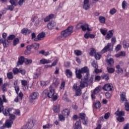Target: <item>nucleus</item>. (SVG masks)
I'll use <instances>...</instances> for the list:
<instances>
[{"instance_id": "9b49d317", "label": "nucleus", "mask_w": 129, "mask_h": 129, "mask_svg": "<svg viewBox=\"0 0 129 129\" xmlns=\"http://www.w3.org/2000/svg\"><path fill=\"white\" fill-rule=\"evenodd\" d=\"M83 8L84 10L87 11L90 8V4H89V0H84Z\"/></svg>"}, {"instance_id": "412c9836", "label": "nucleus", "mask_w": 129, "mask_h": 129, "mask_svg": "<svg viewBox=\"0 0 129 129\" xmlns=\"http://www.w3.org/2000/svg\"><path fill=\"white\" fill-rule=\"evenodd\" d=\"M74 129H82L81 126V122L80 121H77L76 122L75 125H74Z\"/></svg>"}, {"instance_id": "37998d69", "label": "nucleus", "mask_w": 129, "mask_h": 129, "mask_svg": "<svg viewBox=\"0 0 129 129\" xmlns=\"http://www.w3.org/2000/svg\"><path fill=\"white\" fill-rule=\"evenodd\" d=\"M19 72H20V69H18L17 68H15L13 70V72L14 75H17V74H18V73H19Z\"/></svg>"}, {"instance_id": "dca6fc26", "label": "nucleus", "mask_w": 129, "mask_h": 129, "mask_svg": "<svg viewBox=\"0 0 129 129\" xmlns=\"http://www.w3.org/2000/svg\"><path fill=\"white\" fill-rule=\"evenodd\" d=\"M114 114L117 116H124L125 113L124 111H119V108H118L117 111L115 112Z\"/></svg>"}, {"instance_id": "c9c22d12", "label": "nucleus", "mask_w": 129, "mask_h": 129, "mask_svg": "<svg viewBox=\"0 0 129 129\" xmlns=\"http://www.w3.org/2000/svg\"><path fill=\"white\" fill-rule=\"evenodd\" d=\"M15 38H16V35L14 34H11L8 37L7 40L8 41H13V40L15 39Z\"/></svg>"}, {"instance_id": "a878e982", "label": "nucleus", "mask_w": 129, "mask_h": 129, "mask_svg": "<svg viewBox=\"0 0 129 129\" xmlns=\"http://www.w3.org/2000/svg\"><path fill=\"white\" fill-rule=\"evenodd\" d=\"M81 72L80 71V70H76V78H78V79H81L82 78V75Z\"/></svg>"}, {"instance_id": "c03bdc74", "label": "nucleus", "mask_w": 129, "mask_h": 129, "mask_svg": "<svg viewBox=\"0 0 129 129\" xmlns=\"http://www.w3.org/2000/svg\"><path fill=\"white\" fill-rule=\"evenodd\" d=\"M116 119L118 121H119V122H123V121H124V117L123 116H118Z\"/></svg>"}, {"instance_id": "393cba45", "label": "nucleus", "mask_w": 129, "mask_h": 129, "mask_svg": "<svg viewBox=\"0 0 129 129\" xmlns=\"http://www.w3.org/2000/svg\"><path fill=\"white\" fill-rule=\"evenodd\" d=\"M13 120H7L5 123V126L8 127V128L10 127H12V124H13Z\"/></svg>"}, {"instance_id": "a18cd8bd", "label": "nucleus", "mask_w": 129, "mask_h": 129, "mask_svg": "<svg viewBox=\"0 0 129 129\" xmlns=\"http://www.w3.org/2000/svg\"><path fill=\"white\" fill-rule=\"evenodd\" d=\"M45 33L44 32L40 33L37 35V38H39L41 40V39L45 38Z\"/></svg>"}, {"instance_id": "338daca9", "label": "nucleus", "mask_w": 129, "mask_h": 129, "mask_svg": "<svg viewBox=\"0 0 129 129\" xmlns=\"http://www.w3.org/2000/svg\"><path fill=\"white\" fill-rule=\"evenodd\" d=\"M16 93L19 94V91H20V87L18 86H16L14 87Z\"/></svg>"}, {"instance_id": "a19ab883", "label": "nucleus", "mask_w": 129, "mask_h": 129, "mask_svg": "<svg viewBox=\"0 0 129 129\" xmlns=\"http://www.w3.org/2000/svg\"><path fill=\"white\" fill-rule=\"evenodd\" d=\"M74 53L76 56H80L82 55V51L78 49L75 50Z\"/></svg>"}, {"instance_id": "09e8293b", "label": "nucleus", "mask_w": 129, "mask_h": 129, "mask_svg": "<svg viewBox=\"0 0 129 129\" xmlns=\"http://www.w3.org/2000/svg\"><path fill=\"white\" fill-rule=\"evenodd\" d=\"M96 53V50L94 48H92L91 51L89 53L90 56H94V54Z\"/></svg>"}, {"instance_id": "f03ea898", "label": "nucleus", "mask_w": 129, "mask_h": 129, "mask_svg": "<svg viewBox=\"0 0 129 129\" xmlns=\"http://www.w3.org/2000/svg\"><path fill=\"white\" fill-rule=\"evenodd\" d=\"M73 33V26H69L67 29L61 31L60 32V35L62 36L64 38H66L67 37L71 36V34Z\"/></svg>"}, {"instance_id": "2f4dec72", "label": "nucleus", "mask_w": 129, "mask_h": 129, "mask_svg": "<svg viewBox=\"0 0 129 129\" xmlns=\"http://www.w3.org/2000/svg\"><path fill=\"white\" fill-rule=\"evenodd\" d=\"M102 79H104L105 81H107L108 80H109V76L108 74H105L102 75Z\"/></svg>"}, {"instance_id": "4c0bfd02", "label": "nucleus", "mask_w": 129, "mask_h": 129, "mask_svg": "<svg viewBox=\"0 0 129 129\" xmlns=\"http://www.w3.org/2000/svg\"><path fill=\"white\" fill-rule=\"evenodd\" d=\"M18 0H10L9 3L12 5L11 6H13V7H17V3L16 2H18Z\"/></svg>"}, {"instance_id": "79ce46f5", "label": "nucleus", "mask_w": 129, "mask_h": 129, "mask_svg": "<svg viewBox=\"0 0 129 129\" xmlns=\"http://www.w3.org/2000/svg\"><path fill=\"white\" fill-rule=\"evenodd\" d=\"M53 126V124L47 123L43 126V128H51Z\"/></svg>"}, {"instance_id": "0e129e2a", "label": "nucleus", "mask_w": 129, "mask_h": 129, "mask_svg": "<svg viewBox=\"0 0 129 129\" xmlns=\"http://www.w3.org/2000/svg\"><path fill=\"white\" fill-rule=\"evenodd\" d=\"M34 126V124H33V122H28L27 124V127L29 128H32Z\"/></svg>"}, {"instance_id": "4468645a", "label": "nucleus", "mask_w": 129, "mask_h": 129, "mask_svg": "<svg viewBox=\"0 0 129 129\" xmlns=\"http://www.w3.org/2000/svg\"><path fill=\"white\" fill-rule=\"evenodd\" d=\"M25 57L21 56L19 58H18V61L17 62V66L19 67L20 65H23L25 63Z\"/></svg>"}, {"instance_id": "4d7b16f0", "label": "nucleus", "mask_w": 129, "mask_h": 129, "mask_svg": "<svg viewBox=\"0 0 129 129\" xmlns=\"http://www.w3.org/2000/svg\"><path fill=\"white\" fill-rule=\"evenodd\" d=\"M115 13H116V10L115 9V8H112L109 11V13L110 14V15H114Z\"/></svg>"}, {"instance_id": "bb28decb", "label": "nucleus", "mask_w": 129, "mask_h": 129, "mask_svg": "<svg viewBox=\"0 0 129 129\" xmlns=\"http://www.w3.org/2000/svg\"><path fill=\"white\" fill-rule=\"evenodd\" d=\"M40 63L42 65H44V64H49V63H51V60L49 59H46L45 58H42L40 60Z\"/></svg>"}, {"instance_id": "3c124183", "label": "nucleus", "mask_w": 129, "mask_h": 129, "mask_svg": "<svg viewBox=\"0 0 129 129\" xmlns=\"http://www.w3.org/2000/svg\"><path fill=\"white\" fill-rule=\"evenodd\" d=\"M111 42L112 44V47H113V46L115 44V42H116V38L115 36L112 37L111 39Z\"/></svg>"}, {"instance_id": "e433bc0d", "label": "nucleus", "mask_w": 129, "mask_h": 129, "mask_svg": "<svg viewBox=\"0 0 129 129\" xmlns=\"http://www.w3.org/2000/svg\"><path fill=\"white\" fill-rule=\"evenodd\" d=\"M13 40V46H17L20 43V39L18 38H15Z\"/></svg>"}, {"instance_id": "9d476101", "label": "nucleus", "mask_w": 129, "mask_h": 129, "mask_svg": "<svg viewBox=\"0 0 129 129\" xmlns=\"http://www.w3.org/2000/svg\"><path fill=\"white\" fill-rule=\"evenodd\" d=\"M81 29L83 32H86V31L91 32V31H92V30L89 28V25L87 23H85L84 25H82L81 26Z\"/></svg>"}, {"instance_id": "603ef678", "label": "nucleus", "mask_w": 129, "mask_h": 129, "mask_svg": "<svg viewBox=\"0 0 129 129\" xmlns=\"http://www.w3.org/2000/svg\"><path fill=\"white\" fill-rule=\"evenodd\" d=\"M124 105H125L124 109L126 110V111L129 112V103L127 102H125Z\"/></svg>"}, {"instance_id": "13d9d810", "label": "nucleus", "mask_w": 129, "mask_h": 129, "mask_svg": "<svg viewBox=\"0 0 129 129\" xmlns=\"http://www.w3.org/2000/svg\"><path fill=\"white\" fill-rule=\"evenodd\" d=\"M18 97H19V99H20V100H23V97H24V94H23V92H20L19 94H18Z\"/></svg>"}, {"instance_id": "8fccbe9b", "label": "nucleus", "mask_w": 129, "mask_h": 129, "mask_svg": "<svg viewBox=\"0 0 129 129\" xmlns=\"http://www.w3.org/2000/svg\"><path fill=\"white\" fill-rule=\"evenodd\" d=\"M32 62H33V60H32V59H28L27 58H25L24 63L26 64V65H29V64L32 63Z\"/></svg>"}, {"instance_id": "2eb2a0df", "label": "nucleus", "mask_w": 129, "mask_h": 129, "mask_svg": "<svg viewBox=\"0 0 129 129\" xmlns=\"http://www.w3.org/2000/svg\"><path fill=\"white\" fill-rule=\"evenodd\" d=\"M120 97L121 101H127L125 92H121L120 93Z\"/></svg>"}, {"instance_id": "864d4df0", "label": "nucleus", "mask_w": 129, "mask_h": 129, "mask_svg": "<svg viewBox=\"0 0 129 129\" xmlns=\"http://www.w3.org/2000/svg\"><path fill=\"white\" fill-rule=\"evenodd\" d=\"M65 85H66V83L64 81L62 82L60 84V86L59 87V89L60 90H62V89H64L65 88Z\"/></svg>"}, {"instance_id": "c85d7f7f", "label": "nucleus", "mask_w": 129, "mask_h": 129, "mask_svg": "<svg viewBox=\"0 0 129 129\" xmlns=\"http://www.w3.org/2000/svg\"><path fill=\"white\" fill-rule=\"evenodd\" d=\"M94 57L96 60H100V59H101V57H102L101 52H96L94 55Z\"/></svg>"}, {"instance_id": "473e14b6", "label": "nucleus", "mask_w": 129, "mask_h": 129, "mask_svg": "<svg viewBox=\"0 0 129 129\" xmlns=\"http://www.w3.org/2000/svg\"><path fill=\"white\" fill-rule=\"evenodd\" d=\"M99 20L101 24H105V17L103 16H99Z\"/></svg>"}, {"instance_id": "a211bd4d", "label": "nucleus", "mask_w": 129, "mask_h": 129, "mask_svg": "<svg viewBox=\"0 0 129 129\" xmlns=\"http://www.w3.org/2000/svg\"><path fill=\"white\" fill-rule=\"evenodd\" d=\"M52 109L54 113H59L60 112V105L57 104L54 105Z\"/></svg>"}, {"instance_id": "6e6d98bb", "label": "nucleus", "mask_w": 129, "mask_h": 129, "mask_svg": "<svg viewBox=\"0 0 129 129\" xmlns=\"http://www.w3.org/2000/svg\"><path fill=\"white\" fill-rule=\"evenodd\" d=\"M39 76H40V73H38L37 72L34 73V74H33L34 79H37V78H39Z\"/></svg>"}, {"instance_id": "6e6552de", "label": "nucleus", "mask_w": 129, "mask_h": 129, "mask_svg": "<svg viewBox=\"0 0 129 129\" xmlns=\"http://www.w3.org/2000/svg\"><path fill=\"white\" fill-rule=\"evenodd\" d=\"M112 88H113L112 85L110 84H106L103 87V89L105 91H112Z\"/></svg>"}, {"instance_id": "20e7f679", "label": "nucleus", "mask_w": 129, "mask_h": 129, "mask_svg": "<svg viewBox=\"0 0 129 129\" xmlns=\"http://www.w3.org/2000/svg\"><path fill=\"white\" fill-rule=\"evenodd\" d=\"M3 99L0 97V113H2L5 109V106H4V102L7 103L8 102V100L6 98V95H2Z\"/></svg>"}, {"instance_id": "69168bd1", "label": "nucleus", "mask_w": 129, "mask_h": 129, "mask_svg": "<svg viewBox=\"0 0 129 129\" xmlns=\"http://www.w3.org/2000/svg\"><path fill=\"white\" fill-rule=\"evenodd\" d=\"M120 49H121V45H120V44H118L116 45L115 50L116 51L118 52Z\"/></svg>"}, {"instance_id": "de8ad7c7", "label": "nucleus", "mask_w": 129, "mask_h": 129, "mask_svg": "<svg viewBox=\"0 0 129 129\" xmlns=\"http://www.w3.org/2000/svg\"><path fill=\"white\" fill-rule=\"evenodd\" d=\"M100 32L103 36H106V34H107V30H105L104 29H100Z\"/></svg>"}, {"instance_id": "e2e57ef3", "label": "nucleus", "mask_w": 129, "mask_h": 129, "mask_svg": "<svg viewBox=\"0 0 129 129\" xmlns=\"http://www.w3.org/2000/svg\"><path fill=\"white\" fill-rule=\"evenodd\" d=\"M21 84L22 85H23V86H24V87L27 86L28 84V82L27 81V80H22Z\"/></svg>"}, {"instance_id": "0eeeda50", "label": "nucleus", "mask_w": 129, "mask_h": 129, "mask_svg": "<svg viewBox=\"0 0 129 129\" xmlns=\"http://www.w3.org/2000/svg\"><path fill=\"white\" fill-rule=\"evenodd\" d=\"M55 27H56V22L53 21H50L47 24V28L50 31L54 30V29H55Z\"/></svg>"}, {"instance_id": "7ed1b4c3", "label": "nucleus", "mask_w": 129, "mask_h": 129, "mask_svg": "<svg viewBox=\"0 0 129 129\" xmlns=\"http://www.w3.org/2000/svg\"><path fill=\"white\" fill-rule=\"evenodd\" d=\"M49 90L47 89L44 90L43 91V94H45L48 98H52L54 96V94H55V90L51 86L49 87Z\"/></svg>"}, {"instance_id": "f704fd0d", "label": "nucleus", "mask_w": 129, "mask_h": 129, "mask_svg": "<svg viewBox=\"0 0 129 129\" xmlns=\"http://www.w3.org/2000/svg\"><path fill=\"white\" fill-rule=\"evenodd\" d=\"M94 107H95V108H96V109H98V108H100V107H101V105L100 104V102L97 101L96 103H95L94 104Z\"/></svg>"}, {"instance_id": "ddd939ff", "label": "nucleus", "mask_w": 129, "mask_h": 129, "mask_svg": "<svg viewBox=\"0 0 129 129\" xmlns=\"http://www.w3.org/2000/svg\"><path fill=\"white\" fill-rule=\"evenodd\" d=\"M114 33V31H113V30H109L107 33L106 36L105 37V40H110L111 38L113 37Z\"/></svg>"}, {"instance_id": "cd10ccee", "label": "nucleus", "mask_w": 129, "mask_h": 129, "mask_svg": "<svg viewBox=\"0 0 129 129\" xmlns=\"http://www.w3.org/2000/svg\"><path fill=\"white\" fill-rule=\"evenodd\" d=\"M114 63V60H113V58H110L107 60V64L109 67H111V66L113 65Z\"/></svg>"}, {"instance_id": "39448f33", "label": "nucleus", "mask_w": 129, "mask_h": 129, "mask_svg": "<svg viewBox=\"0 0 129 129\" xmlns=\"http://www.w3.org/2000/svg\"><path fill=\"white\" fill-rule=\"evenodd\" d=\"M111 47V43H108L107 45L105 46L103 49L101 50V53H106V52H111L113 51V47Z\"/></svg>"}, {"instance_id": "7c9ffc66", "label": "nucleus", "mask_w": 129, "mask_h": 129, "mask_svg": "<svg viewBox=\"0 0 129 129\" xmlns=\"http://www.w3.org/2000/svg\"><path fill=\"white\" fill-rule=\"evenodd\" d=\"M32 47L35 50H39V48H40V44L34 43L32 44Z\"/></svg>"}, {"instance_id": "4be33fe9", "label": "nucleus", "mask_w": 129, "mask_h": 129, "mask_svg": "<svg viewBox=\"0 0 129 129\" xmlns=\"http://www.w3.org/2000/svg\"><path fill=\"white\" fill-rule=\"evenodd\" d=\"M65 74L68 78H72L73 76V73L71 72V70L69 69H67L65 72Z\"/></svg>"}, {"instance_id": "680f3d73", "label": "nucleus", "mask_w": 129, "mask_h": 129, "mask_svg": "<svg viewBox=\"0 0 129 129\" xmlns=\"http://www.w3.org/2000/svg\"><path fill=\"white\" fill-rule=\"evenodd\" d=\"M19 73H21L22 75H25L26 74V71L25 69L19 68Z\"/></svg>"}, {"instance_id": "5701e85b", "label": "nucleus", "mask_w": 129, "mask_h": 129, "mask_svg": "<svg viewBox=\"0 0 129 129\" xmlns=\"http://www.w3.org/2000/svg\"><path fill=\"white\" fill-rule=\"evenodd\" d=\"M31 33V30L28 29V28H23L21 30V33L22 35H29Z\"/></svg>"}, {"instance_id": "aec40b11", "label": "nucleus", "mask_w": 129, "mask_h": 129, "mask_svg": "<svg viewBox=\"0 0 129 129\" xmlns=\"http://www.w3.org/2000/svg\"><path fill=\"white\" fill-rule=\"evenodd\" d=\"M54 18V15L53 14H51L49 15L48 16H46L44 19V22L45 23H47V22H50V20H52Z\"/></svg>"}, {"instance_id": "bf43d9fd", "label": "nucleus", "mask_w": 129, "mask_h": 129, "mask_svg": "<svg viewBox=\"0 0 129 129\" xmlns=\"http://www.w3.org/2000/svg\"><path fill=\"white\" fill-rule=\"evenodd\" d=\"M90 35V32L87 31L84 35V37L85 39H88Z\"/></svg>"}, {"instance_id": "b1692460", "label": "nucleus", "mask_w": 129, "mask_h": 129, "mask_svg": "<svg viewBox=\"0 0 129 129\" xmlns=\"http://www.w3.org/2000/svg\"><path fill=\"white\" fill-rule=\"evenodd\" d=\"M3 44L4 48L9 47V40L7 39H3L1 42V44Z\"/></svg>"}, {"instance_id": "f8f14e48", "label": "nucleus", "mask_w": 129, "mask_h": 129, "mask_svg": "<svg viewBox=\"0 0 129 129\" xmlns=\"http://www.w3.org/2000/svg\"><path fill=\"white\" fill-rule=\"evenodd\" d=\"M13 110V108H6L3 111V113L5 116H9L11 114V111Z\"/></svg>"}, {"instance_id": "423d86ee", "label": "nucleus", "mask_w": 129, "mask_h": 129, "mask_svg": "<svg viewBox=\"0 0 129 129\" xmlns=\"http://www.w3.org/2000/svg\"><path fill=\"white\" fill-rule=\"evenodd\" d=\"M79 70L82 74L86 73L85 77H89V76H90V74H89V69H88V67H84V68H82Z\"/></svg>"}, {"instance_id": "5fc2aeb1", "label": "nucleus", "mask_w": 129, "mask_h": 129, "mask_svg": "<svg viewBox=\"0 0 129 129\" xmlns=\"http://www.w3.org/2000/svg\"><path fill=\"white\" fill-rule=\"evenodd\" d=\"M9 118H10V120H15V119H16V115H15L14 114H9Z\"/></svg>"}, {"instance_id": "052dcab7", "label": "nucleus", "mask_w": 129, "mask_h": 129, "mask_svg": "<svg viewBox=\"0 0 129 129\" xmlns=\"http://www.w3.org/2000/svg\"><path fill=\"white\" fill-rule=\"evenodd\" d=\"M109 116H110V113L107 112L105 113L104 118H105V119H107L109 118Z\"/></svg>"}, {"instance_id": "72a5a7b5", "label": "nucleus", "mask_w": 129, "mask_h": 129, "mask_svg": "<svg viewBox=\"0 0 129 129\" xmlns=\"http://www.w3.org/2000/svg\"><path fill=\"white\" fill-rule=\"evenodd\" d=\"M107 70L108 73H109V74H112L115 71V70L113 68H107Z\"/></svg>"}, {"instance_id": "774afa93", "label": "nucleus", "mask_w": 129, "mask_h": 129, "mask_svg": "<svg viewBox=\"0 0 129 129\" xmlns=\"http://www.w3.org/2000/svg\"><path fill=\"white\" fill-rule=\"evenodd\" d=\"M27 50H28V51H30L33 49V44L31 45H28L26 47Z\"/></svg>"}, {"instance_id": "1a4fd4ad", "label": "nucleus", "mask_w": 129, "mask_h": 129, "mask_svg": "<svg viewBox=\"0 0 129 129\" xmlns=\"http://www.w3.org/2000/svg\"><path fill=\"white\" fill-rule=\"evenodd\" d=\"M38 97L39 93L37 92H34L30 94L29 96V99H30V100H35V99H37Z\"/></svg>"}, {"instance_id": "ea45409f", "label": "nucleus", "mask_w": 129, "mask_h": 129, "mask_svg": "<svg viewBox=\"0 0 129 129\" xmlns=\"http://www.w3.org/2000/svg\"><path fill=\"white\" fill-rule=\"evenodd\" d=\"M127 7V3L125 1H123L122 3V9L125 10V8Z\"/></svg>"}, {"instance_id": "6ab92c4d", "label": "nucleus", "mask_w": 129, "mask_h": 129, "mask_svg": "<svg viewBox=\"0 0 129 129\" xmlns=\"http://www.w3.org/2000/svg\"><path fill=\"white\" fill-rule=\"evenodd\" d=\"M70 109H64L62 111V114L64 115L66 117H68L69 115H70Z\"/></svg>"}, {"instance_id": "f3484780", "label": "nucleus", "mask_w": 129, "mask_h": 129, "mask_svg": "<svg viewBox=\"0 0 129 129\" xmlns=\"http://www.w3.org/2000/svg\"><path fill=\"white\" fill-rule=\"evenodd\" d=\"M99 88L96 87L93 91L91 95L92 99H94L95 98V95L99 92Z\"/></svg>"}, {"instance_id": "c756f323", "label": "nucleus", "mask_w": 129, "mask_h": 129, "mask_svg": "<svg viewBox=\"0 0 129 129\" xmlns=\"http://www.w3.org/2000/svg\"><path fill=\"white\" fill-rule=\"evenodd\" d=\"M85 116H86V114L84 113H80L79 114V117H78V119H79V121H81L80 120H82L85 119Z\"/></svg>"}, {"instance_id": "f257e3e1", "label": "nucleus", "mask_w": 129, "mask_h": 129, "mask_svg": "<svg viewBox=\"0 0 129 129\" xmlns=\"http://www.w3.org/2000/svg\"><path fill=\"white\" fill-rule=\"evenodd\" d=\"M88 77H84V79H82L79 86H77V84H74L73 89L76 91V96H80L82 94V90L86 86H88V84H91L93 82V76H91L89 80Z\"/></svg>"}, {"instance_id": "49530a36", "label": "nucleus", "mask_w": 129, "mask_h": 129, "mask_svg": "<svg viewBox=\"0 0 129 129\" xmlns=\"http://www.w3.org/2000/svg\"><path fill=\"white\" fill-rule=\"evenodd\" d=\"M7 78L8 79H13L14 78V76L12 72H9L7 73Z\"/></svg>"}, {"instance_id": "58836bf2", "label": "nucleus", "mask_w": 129, "mask_h": 129, "mask_svg": "<svg viewBox=\"0 0 129 129\" xmlns=\"http://www.w3.org/2000/svg\"><path fill=\"white\" fill-rule=\"evenodd\" d=\"M58 118L60 119V121H65V116L62 114H59L58 115Z\"/></svg>"}]
</instances>
